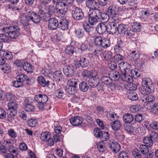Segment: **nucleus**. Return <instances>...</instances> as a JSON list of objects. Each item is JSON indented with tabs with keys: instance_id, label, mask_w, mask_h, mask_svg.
Here are the masks:
<instances>
[{
	"instance_id": "423d86ee",
	"label": "nucleus",
	"mask_w": 158,
	"mask_h": 158,
	"mask_svg": "<svg viewBox=\"0 0 158 158\" xmlns=\"http://www.w3.org/2000/svg\"><path fill=\"white\" fill-rule=\"evenodd\" d=\"M119 20L109 22L107 24V32L110 34H114L117 32V28L118 26V22Z\"/></svg>"
},
{
	"instance_id": "aec40b11",
	"label": "nucleus",
	"mask_w": 158,
	"mask_h": 158,
	"mask_svg": "<svg viewBox=\"0 0 158 158\" xmlns=\"http://www.w3.org/2000/svg\"><path fill=\"white\" fill-rule=\"evenodd\" d=\"M109 76L111 79L114 81H117L119 78H121V74H120L118 71L115 70H112L109 73Z\"/></svg>"
},
{
	"instance_id": "c9c22d12",
	"label": "nucleus",
	"mask_w": 158,
	"mask_h": 158,
	"mask_svg": "<svg viewBox=\"0 0 158 158\" xmlns=\"http://www.w3.org/2000/svg\"><path fill=\"white\" fill-rule=\"evenodd\" d=\"M27 125L31 127H33L38 124L37 119L34 118H31L27 121Z\"/></svg>"
},
{
	"instance_id": "3c124183",
	"label": "nucleus",
	"mask_w": 158,
	"mask_h": 158,
	"mask_svg": "<svg viewBox=\"0 0 158 158\" xmlns=\"http://www.w3.org/2000/svg\"><path fill=\"white\" fill-rule=\"evenodd\" d=\"M56 7L55 8L54 6L50 5L48 6L47 12L50 15H54L56 12Z\"/></svg>"
},
{
	"instance_id": "dca6fc26",
	"label": "nucleus",
	"mask_w": 158,
	"mask_h": 158,
	"mask_svg": "<svg viewBox=\"0 0 158 158\" xmlns=\"http://www.w3.org/2000/svg\"><path fill=\"white\" fill-rule=\"evenodd\" d=\"M124 44L121 39L118 40L117 44L114 47V50L116 53H120L123 51Z\"/></svg>"
},
{
	"instance_id": "bf43d9fd",
	"label": "nucleus",
	"mask_w": 158,
	"mask_h": 158,
	"mask_svg": "<svg viewBox=\"0 0 158 158\" xmlns=\"http://www.w3.org/2000/svg\"><path fill=\"white\" fill-rule=\"evenodd\" d=\"M47 6L44 5L42 6L41 5H39L38 6V9H39L38 13L42 15H44L46 14V13L44 11L45 10H46Z\"/></svg>"
},
{
	"instance_id": "49530a36",
	"label": "nucleus",
	"mask_w": 158,
	"mask_h": 158,
	"mask_svg": "<svg viewBox=\"0 0 158 158\" xmlns=\"http://www.w3.org/2000/svg\"><path fill=\"white\" fill-rule=\"evenodd\" d=\"M65 51L66 53L70 55H72L75 52L74 47L72 45H69L66 48Z\"/></svg>"
},
{
	"instance_id": "1a4fd4ad",
	"label": "nucleus",
	"mask_w": 158,
	"mask_h": 158,
	"mask_svg": "<svg viewBox=\"0 0 158 158\" xmlns=\"http://www.w3.org/2000/svg\"><path fill=\"white\" fill-rule=\"evenodd\" d=\"M20 22L24 26L29 25L31 22L30 17L29 15V11L27 13V15H26L24 14H22L20 16Z\"/></svg>"
},
{
	"instance_id": "a878e982",
	"label": "nucleus",
	"mask_w": 158,
	"mask_h": 158,
	"mask_svg": "<svg viewBox=\"0 0 158 158\" xmlns=\"http://www.w3.org/2000/svg\"><path fill=\"white\" fill-rule=\"evenodd\" d=\"M65 90L69 94L74 95L77 92V89L76 86H66Z\"/></svg>"
},
{
	"instance_id": "2eb2a0df",
	"label": "nucleus",
	"mask_w": 158,
	"mask_h": 158,
	"mask_svg": "<svg viewBox=\"0 0 158 158\" xmlns=\"http://www.w3.org/2000/svg\"><path fill=\"white\" fill-rule=\"evenodd\" d=\"M37 81L38 83L43 87H48L50 83L49 80H46L45 78L42 76L38 77Z\"/></svg>"
},
{
	"instance_id": "ea45409f",
	"label": "nucleus",
	"mask_w": 158,
	"mask_h": 158,
	"mask_svg": "<svg viewBox=\"0 0 158 158\" xmlns=\"http://www.w3.org/2000/svg\"><path fill=\"white\" fill-rule=\"evenodd\" d=\"M23 67L27 73H31L32 71V66L28 62L24 63L23 65Z\"/></svg>"
},
{
	"instance_id": "b1692460",
	"label": "nucleus",
	"mask_w": 158,
	"mask_h": 158,
	"mask_svg": "<svg viewBox=\"0 0 158 158\" xmlns=\"http://www.w3.org/2000/svg\"><path fill=\"white\" fill-rule=\"evenodd\" d=\"M79 62L80 65L82 68H86L89 64V60L84 57H81Z\"/></svg>"
},
{
	"instance_id": "0eeeda50",
	"label": "nucleus",
	"mask_w": 158,
	"mask_h": 158,
	"mask_svg": "<svg viewBox=\"0 0 158 158\" xmlns=\"http://www.w3.org/2000/svg\"><path fill=\"white\" fill-rule=\"evenodd\" d=\"M58 20L56 18H50L48 21V28L51 30H57L58 28Z\"/></svg>"
},
{
	"instance_id": "6e6552de",
	"label": "nucleus",
	"mask_w": 158,
	"mask_h": 158,
	"mask_svg": "<svg viewBox=\"0 0 158 158\" xmlns=\"http://www.w3.org/2000/svg\"><path fill=\"white\" fill-rule=\"evenodd\" d=\"M58 28L63 31L68 30L69 27V21L65 19H62L59 21Z\"/></svg>"
},
{
	"instance_id": "72a5a7b5",
	"label": "nucleus",
	"mask_w": 158,
	"mask_h": 158,
	"mask_svg": "<svg viewBox=\"0 0 158 158\" xmlns=\"http://www.w3.org/2000/svg\"><path fill=\"white\" fill-rule=\"evenodd\" d=\"M141 27V23L137 22L133 23L131 26L132 29L135 32H139Z\"/></svg>"
},
{
	"instance_id": "8fccbe9b",
	"label": "nucleus",
	"mask_w": 158,
	"mask_h": 158,
	"mask_svg": "<svg viewBox=\"0 0 158 158\" xmlns=\"http://www.w3.org/2000/svg\"><path fill=\"white\" fill-rule=\"evenodd\" d=\"M148 137L153 140H156L158 138V133L153 131H151L149 132Z\"/></svg>"
},
{
	"instance_id": "338daca9",
	"label": "nucleus",
	"mask_w": 158,
	"mask_h": 158,
	"mask_svg": "<svg viewBox=\"0 0 158 158\" xmlns=\"http://www.w3.org/2000/svg\"><path fill=\"white\" fill-rule=\"evenodd\" d=\"M132 155L135 158H141L142 157L140 151L137 148L135 149L132 152Z\"/></svg>"
},
{
	"instance_id": "a19ab883",
	"label": "nucleus",
	"mask_w": 158,
	"mask_h": 158,
	"mask_svg": "<svg viewBox=\"0 0 158 158\" xmlns=\"http://www.w3.org/2000/svg\"><path fill=\"white\" fill-rule=\"evenodd\" d=\"M83 27L84 30L89 34L91 33L94 30V28L90 27L87 23H84L83 24Z\"/></svg>"
},
{
	"instance_id": "6e6d98bb",
	"label": "nucleus",
	"mask_w": 158,
	"mask_h": 158,
	"mask_svg": "<svg viewBox=\"0 0 158 158\" xmlns=\"http://www.w3.org/2000/svg\"><path fill=\"white\" fill-rule=\"evenodd\" d=\"M103 131L98 128H96L94 131V135L96 137L100 139L103 134Z\"/></svg>"
},
{
	"instance_id": "f3484780",
	"label": "nucleus",
	"mask_w": 158,
	"mask_h": 158,
	"mask_svg": "<svg viewBox=\"0 0 158 158\" xmlns=\"http://www.w3.org/2000/svg\"><path fill=\"white\" fill-rule=\"evenodd\" d=\"M35 100L37 102H43L46 103L48 100V97L44 94H39L36 95L35 97Z\"/></svg>"
},
{
	"instance_id": "bb28decb",
	"label": "nucleus",
	"mask_w": 158,
	"mask_h": 158,
	"mask_svg": "<svg viewBox=\"0 0 158 158\" xmlns=\"http://www.w3.org/2000/svg\"><path fill=\"white\" fill-rule=\"evenodd\" d=\"M101 82L106 85H110L111 83H112V80L110 77L106 76H103L102 77L100 78Z\"/></svg>"
},
{
	"instance_id": "f257e3e1",
	"label": "nucleus",
	"mask_w": 158,
	"mask_h": 158,
	"mask_svg": "<svg viewBox=\"0 0 158 158\" xmlns=\"http://www.w3.org/2000/svg\"><path fill=\"white\" fill-rule=\"evenodd\" d=\"M1 30L2 32L7 35L9 38L12 39H16L20 35V29L17 25L3 27Z\"/></svg>"
},
{
	"instance_id": "79ce46f5",
	"label": "nucleus",
	"mask_w": 158,
	"mask_h": 158,
	"mask_svg": "<svg viewBox=\"0 0 158 158\" xmlns=\"http://www.w3.org/2000/svg\"><path fill=\"white\" fill-rule=\"evenodd\" d=\"M50 137L51 135L48 132H43L41 134L40 139L43 141H46Z\"/></svg>"
},
{
	"instance_id": "4468645a",
	"label": "nucleus",
	"mask_w": 158,
	"mask_h": 158,
	"mask_svg": "<svg viewBox=\"0 0 158 158\" xmlns=\"http://www.w3.org/2000/svg\"><path fill=\"white\" fill-rule=\"evenodd\" d=\"M107 25H106L103 23H101L98 24L96 28V30L97 32L100 34H102L107 31Z\"/></svg>"
},
{
	"instance_id": "e433bc0d",
	"label": "nucleus",
	"mask_w": 158,
	"mask_h": 158,
	"mask_svg": "<svg viewBox=\"0 0 158 158\" xmlns=\"http://www.w3.org/2000/svg\"><path fill=\"white\" fill-rule=\"evenodd\" d=\"M1 69L4 73H8L11 71L10 65L7 63L3 64L1 66Z\"/></svg>"
},
{
	"instance_id": "2f4dec72",
	"label": "nucleus",
	"mask_w": 158,
	"mask_h": 158,
	"mask_svg": "<svg viewBox=\"0 0 158 158\" xmlns=\"http://www.w3.org/2000/svg\"><path fill=\"white\" fill-rule=\"evenodd\" d=\"M76 36L79 39H81L85 35V31L81 28L77 29L75 31Z\"/></svg>"
},
{
	"instance_id": "69168bd1",
	"label": "nucleus",
	"mask_w": 158,
	"mask_h": 158,
	"mask_svg": "<svg viewBox=\"0 0 158 158\" xmlns=\"http://www.w3.org/2000/svg\"><path fill=\"white\" fill-rule=\"evenodd\" d=\"M3 52V56L6 60H10L13 58V56L11 52L5 51Z\"/></svg>"
},
{
	"instance_id": "39448f33",
	"label": "nucleus",
	"mask_w": 158,
	"mask_h": 158,
	"mask_svg": "<svg viewBox=\"0 0 158 158\" xmlns=\"http://www.w3.org/2000/svg\"><path fill=\"white\" fill-rule=\"evenodd\" d=\"M71 15L72 18L74 20L79 21L83 19L84 17V13L81 9L78 7H76L72 10Z\"/></svg>"
},
{
	"instance_id": "c756f323",
	"label": "nucleus",
	"mask_w": 158,
	"mask_h": 158,
	"mask_svg": "<svg viewBox=\"0 0 158 158\" xmlns=\"http://www.w3.org/2000/svg\"><path fill=\"white\" fill-rule=\"evenodd\" d=\"M111 126L114 131H117L120 129L122 124L119 120H117L113 121Z\"/></svg>"
},
{
	"instance_id": "412c9836",
	"label": "nucleus",
	"mask_w": 158,
	"mask_h": 158,
	"mask_svg": "<svg viewBox=\"0 0 158 158\" xmlns=\"http://www.w3.org/2000/svg\"><path fill=\"white\" fill-rule=\"evenodd\" d=\"M134 119L133 115L129 113L125 114L123 116V120L126 123H130L134 122Z\"/></svg>"
},
{
	"instance_id": "f8f14e48",
	"label": "nucleus",
	"mask_w": 158,
	"mask_h": 158,
	"mask_svg": "<svg viewBox=\"0 0 158 158\" xmlns=\"http://www.w3.org/2000/svg\"><path fill=\"white\" fill-rule=\"evenodd\" d=\"M29 15L30 17L31 21H32L34 23H38L41 21V17L40 15H38L34 12L29 11Z\"/></svg>"
},
{
	"instance_id": "4d7b16f0",
	"label": "nucleus",
	"mask_w": 158,
	"mask_h": 158,
	"mask_svg": "<svg viewBox=\"0 0 158 158\" xmlns=\"http://www.w3.org/2000/svg\"><path fill=\"white\" fill-rule=\"evenodd\" d=\"M148 147L145 145L142 144L139 146V149L142 154L145 155L149 151Z\"/></svg>"
},
{
	"instance_id": "09e8293b",
	"label": "nucleus",
	"mask_w": 158,
	"mask_h": 158,
	"mask_svg": "<svg viewBox=\"0 0 158 158\" xmlns=\"http://www.w3.org/2000/svg\"><path fill=\"white\" fill-rule=\"evenodd\" d=\"M110 45V42L108 39L106 38L103 39L101 46L104 48H106Z\"/></svg>"
},
{
	"instance_id": "7c9ffc66",
	"label": "nucleus",
	"mask_w": 158,
	"mask_h": 158,
	"mask_svg": "<svg viewBox=\"0 0 158 158\" xmlns=\"http://www.w3.org/2000/svg\"><path fill=\"white\" fill-rule=\"evenodd\" d=\"M151 87L150 86H142L141 88V93L143 94L148 95L151 92Z\"/></svg>"
},
{
	"instance_id": "c03bdc74",
	"label": "nucleus",
	"mask_w": 158,
	"mask_h": 158,
	"mask_svg": "<svg viewBox=\"0 0 158 158\" xmlns=\"http://www.w3.org/2000/svg\"><path fill=\"white\" fill-rule=\"evenodd\" d=\"M102 53L104 59L106 61L110 60L112 58V53L110 51L104 52Z\"/></svg>"
},
{
	"instance_id": "13d9d810",
	"label": "nucleus",
	"mask_w": 158,
	"mask_h": 158,
	"mask_svg": "<svg viewBox=\"0 0 158 158\" xmlns=\"http://www.w3.org/2000/svg\"><path fill=\"white\" fill-rule=\"evenodd\" d=\"M151 111L154 114H158V103H155L151 106Z\"/></svg>"
},
{
	"instance_id": "a18cd8bd",
	"label": "nucleus",
	"mask_w": 158,
	"mask_h": 158,
	"mask_svg": "<svg viewBox=\"0 0 158 158\" xmlns=\"http://www.w3.org/2000/svg\"><path fill=\"white\" fill-rule=\"evenodd\" d=\"M131 76L135 78H137L139 77L140 73L139 70L137 69H131L130 71Z\"/></svg>"
},
{
	"instance_id": "0e129e2a",
	"label": "nucleus",
	"mask_w": 158,
	"mask_h": 158,
	"mask_svg": "<svg viewBox=\"0 0 158 158\" xmlns=\"http://www.w3.org/2000/svg\"><path fill=\"white\" fill-rule=\"evenodd\" d=\"M103 39L101 36H98L95 37L94 40L95 45L98 46H100Z\"/></svg>"
},
{
	"instance_id": "7ed1b4c3",
	"label": "nucleus",
	"mask_w": 158,
	"mask_h": 158,
	"mask_svg": "<svg viewBox=\"0 0 158 158\" xmlns=\"http://www.w3.org/2000/svg\"><path fill=\"white\" fill-rule=\"evenodd\" d=\"M89 13L101 21H103L105 22L108 21V15L106 13H102L100 10L96 8L90 11Z\"/></svg>"
},
{
	"instance_id": "6ab92c4d",
	"label": "nucleus",
	"mask_w": 158,
	"mask_h": 158,
	"mask_svg": "<svg viewBox=\"0 0 158 158\" xmlns=\"http://www.w3.org/2000/svg\"><path fill=\"white\" fill-rule=\"evenodd\" d=\"M129 73H126L125 72H122L121 73V78L123 81L127 82H131L133 80L131 76L128 74Z\"/></svg>"
},
{
	"instance_id": "a211bd4d",
	"label": "nucleus",
	"mask_w": 158,
	"mask_h": 158,
	"mask_svg": "<svg viewBox=\"0 0 158 158\" xmlns=\"http://www.w3.org/2000/svg\"><path fill=\"white\" fill-rule=\"evenodd\" d=\"M126 95L129 99L132 101H136L138 99L136 93L133 91H128Z\"/></svg>"
},
{
	"instance_id": "9d476101",
	"label": "nucleus",
	"mask_w": 158,
	"mask_h": 158,
	"mask_svg": "<svg viewBox=\"0 0 158 158\" xmlns=\"http://www.w3.org/2000/svg\"><path fill=\"white\" fill-rule=\"evenodd\" d=\"M83 119L80 117L76 116L71 118L70 119V122L71 123L73 126H77L81 125L82 124L81 126H85V125L83 123L82 124Z\"/></svg>"
},
{
	"instance_id": "5fc2aeb1",
	"label": "nucleus",
	"mask_w": 158,
	"mask_h": 158,
	"mask_svg": "<svg viewBox=\"0 0 158 158\" xmlns=\"http://www.w3.org/2000/svg\"><path fill=\"white\" fill-rule=\"evenodd\" d=\"M24 106L25 110L26 112H33L35 109V106L31 104L24 105Z\"/></svg>"
},
{
	"instance_id": "393cba45",
	"label": "nucleus",
	"mask_w": 158,
	"mask_h": 158,
	"mask_svg": "<svg viewBox=\"0 0 158 158\" xmlns=\"http://www.w3.org/2000/svg\"><path fill=\"white\" fill-rule=\"evenodd\" d=\"M89 14L88 22L92 26L96 25L98 23V19L90 13H89Z\"/></svg>"
},
{
	"instance_id": "9b49d317",
	"label": "nucleus",
	"mask_w": 158,
	"mask_h": 158,
	"mask_svg": "<svg viewBox=\"0 0 158 158\" xmlns=\"http://www.w3.org/2000/svg\"><path fill=\"white\" fill-rule=\"evenodd\" d=\"M107 146L113 152L115 153L118 152L120 148V145L118 143L113 141H108Z\"/></svg>"
},
{
	"instance_id": "c85d7f7f",
	"label": "nucleus",
	"mask_w": 158,
	"mask_h": 158,
	"mask_svg": "<svg viewBox=\"0 0 158 158\" xmlns=\"http://www.w3.org/2000/svg\"><path fill=\"white\" fill-rule=\"evenodd\" d=\"M86 6L90 9L94 10L96 8L97 3L94 0H89L86 2Z\"/></svg>"
},
{
	"instance_id": "473e14b6",
	"label": "nucleus",
	"mask_w": 158,
	"mask_h": 158,
	"mask_svg": "<svg viewBox=\"0 0 158 158\" xmlns=\"http://www.w3.org/2000/svg\"><path fill=\"white\" fill-rule=\"evenodd\" d=\"M139 58V53L138 52L134 50L131 51L129 55V58L130 60H134L138 59Z\"/></svg>"
},
{
	"instance_id": "680f3d73",
	"label": "nucleus",
	"mask_w": 158,
	"mask_h": 158,
	"mask_svg": "<svg viewBox=\"0 0 158 158\" xmlns=\"http://www.w3.org/2000/svg\"><path fill=\"white\" fill-rule=\"evenodd\" d=\"M134 32L132 29L128 30L127 29L124 35H125L127 37L131 38L134 36Z\"/></svg>"
},
{
	"instance_id": "f03ea898",
	"label": "nucleus",
	"mask_w": 158,
	"mask_h": 158,
	"mask_svg": "<svg viewBox=\"0 0 158 158\" xmlns=\"http://www.w3.org/2000/svg\"><path fill=\"white\" fill-rule=\"evenodd\" d=\"M118 10V8L115 5H111L108 7L106 13L108 16V20L110 17L112 18L114 21L119 20L120 18Z\"/></svg>"
},
{
	"instance_id": "e2e57ef3",
	"label": "nucleus",
	"mask_w": 158,
	"mask_h": 158,
	"mask_svg": "<svg viewBox=\"0 0 158 158\" xmlns=\"http://www.w3.org/2000/svg\"><path fill=\"white\" fill-rule=\"evenodd\" d=\"M81 75L84 77H90L92 76V72L89 71L84 70L81 73Z\"/></svg>"
},
{
	"instance_id": "5701e85b",
	"label": "nucleus",
	"mask_w": 158,
	"mask_h": 158,
	"mask_svg": "<svg viewBox=\"0 0 158 158\" xmlns=\"http://www.w3.org/2000/svg\"><path fill=\"white\" fill-rule=\"evenodd\" d=\"M52 76L54 80L57 82H59L62 80L63 75L60 71H56L52 73Z\"/></svg>"
},
{
	"instance_id": "37998d69",
	"label": "nucleus",
	"mask_w": 158,
	"mask_h": 158,
	"mask_svg": "<svg viewBox=\"0 0 158 158\" xmlns=\"http://www.w3.org/2000/svg\"><path fill=\"white\" fill-rule=\"evenodd\" d=\"M126 89L128 91H133L136 90L137 86L136 84L132 83L131 82H129L126 85Z\"/></svg>"
},
{
	"instance_id": "4be33fe9",
	"label": "nucleus",
	"mask_w": 158,
	"mask_h": 158,
	"mask_svg": "<svg viewBox=\"0 0 158 158\" xmlns=\"http://www.w3.org/2000/svg\"><path fill=\"white\" fill-rule=\"evenodd\" d=\"M155 99V98L152 95H146L142 97L141 101L145 103L152 102Z\"/></svg>"
},
{
	"instance_id": "f704fd0d",
	"label": "nucleus",
	"mask_w": 158,
	"mask_h": 158,
	"mask_svg": "<svg viewBox=\"0 0 158 158\" xmlns=\"http://www.w3.org/2000/svg\"><path fill=\"white\" fill-rule=\"evenodd\" d=\"M8 106L9 109L17 111V110L19 106V105L16 102H10L8 104Z\"/></svg>"
},
{
	"instance_id": "de8ad7c7",
	"label": "nucleus",
	"mask_w": 158,
	"mask_h": 158,
	"mask_svg": "<svg viewBox=\"0 0 158 158\" xmlns=\"http://www.w3.org/2000/svg\"><path fill=\"white\" fill-rule=\"evenodd\" d=\"M144 59L141 58L140 59H136L134 60V64L135 66L141 69L142 66L144 64Z\"/></svg>"
},
{
	"instance_id": "603ef678",
	"label": "nucleus",
	"mask_w": 158,
	"mask_h": 158,
	"mask_svg": "<svg viewBox=\"0 0 158 158\" xmlns=\"http://www.w3.org/2000/svg\"><path fill=\"white\" fill-rule=\"evenodd\" d=\"M68 6L66 4L63 2H59L56 3V9H60V10H65V7Z\"/></svg>"
},
{
	"instance_id": "58836bf2",
	"label": "nucleus",
	"mask_w": 158,
	"mask_h": 158,
	"mask_svg": "<svg viewBox=\"0 0 158 158\" xmlns=\"http://www.w3.org/2000/svg\"><path fill=\"white\" fill-rule=\"evenodd\" d=\"M79 87L80 90L83 92H86L89 88L87 83L84 81L81 82L80 83Z\"/></svg>"
},
{
	"instance_id": "cd10ccee",
	"label": "nucleus",
	"mask_w": 158,
	"mask_h": 158,
	"mask_svg": "<svg viewBox=\"0 0 158 158\" xmlns=\"http://www.w3.org/2000/svg\"><path fill=\"white\" fill-rule=\"evenodd\" d=\"M126 25L124 24H118L117 28V32L120 34H124L127 29Z\"/></svg>"
},
{
	"instance_id": "20e7f679",
	"label": "nucleus",
	"mask_w": 158,
	"mask_h": 158,
	"mask_svg": "<svg viewBox=\"0 0 158 158\" xmlns=\"http://www.w3.org/2000/svg\"><path fill=\"white\" fill-rule=\"evenodd\" d=\"M79 67V64L77 63L74 64L73 65L71 64L66 66L63 69L64 73L66 76L72 77L76 72V69Z\"/></svg>"
},
{
	"instance_id": "4c0bfd02",
	"label": "nucleus",
	"mask_w": 158,
	"mask_h": 158,
	"mask_svg": "<svg viewBox=\"0 0 158 158\" xmlns=\"http://www.w3.org/2000/svg\"><path fill=\"white\" fill-rule=\"evenodd\" d=\"M143 141L145 145L148 147H151L153 145V140L148 136L144 137Z\"/></svg>"
},
{
	"instance_id": "ddd939ff",
	"label": "nucleus",
	"mask_w": 158,
	"mask_h": 158,
	"mask_svg": "<svg viewBox=\"0 0 158 158\" xmlns=\"http://www.w3.org/2000/svg\"><path fill=\"white\" fill-rule=\"evenodd\" d=\"M94 77H92L90 78L88 81L89 86L92 88H94L98 85L99 82V79L97 76V74Z\"/></svg>"
},
{
	"instance_id": "864d4df0",
	"label": "nucleus",
	"mask_w": 158,
	"mask_h": 158,
	"mask_svg": "<svg viewBox=\"0 0 158 158\" xmlns=\"http://www.w3.org/2000/svg\"><path fill=\"white\" fill-rule=\"evenodd\" d=\"M64 92L62 89H57L55 92V96L59 98H61L64 96Z\"/></svg>"
},
{
	"instance_id": "052dcab7",
	"label": "nucleus",
	"mask_w": 158,
	"mask_h": 158,
	"mask_svg": "<svg viewBox=\"0 0 158 158\" xmlns=\"http://www.w3.org/2000/svg\"><path fill=\"white\" fill-rule=\"evenodd\" d=\"M9 151L10 153H13L15 154V156H16L18 154V148L15 147H14L13 146H9Z\"/></svg>"
},
{
	"instance_id": "774afa93",
	"label": "nucleus",
	"mask_w": 158,
	"mask_h": 158,
	"mask_svg": "<svg viewBox=\"0 0 158 158\" xmlns=\"http://www.w3.org/2000/svg\"><path fill=\"white\" fill-rule=\"evenodd\" d=\"M152 82L149 78H145L142 82V86H151Z\"/></svg>"
}]
</instances>
